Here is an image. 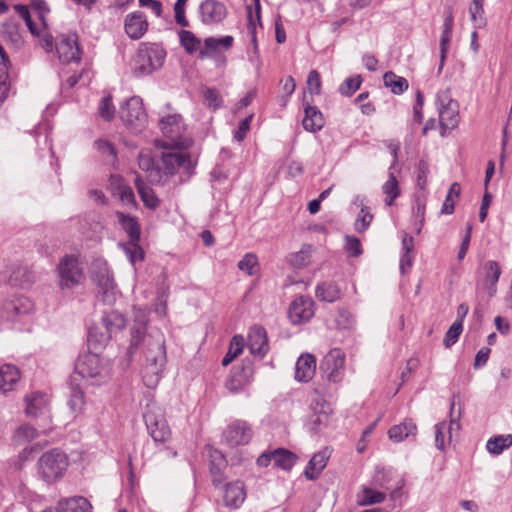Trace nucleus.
Segmentation results:
<instances>
[{"label": "nucleus", "instance_id": "c03bdc74", "mask_svg": "<svg viewBox=\"0 0 512 512\" xmlns=\"http://www.w3.org/2000/svg\"><path fill=\"white\" fill-rule=\"evenodd\" d=\"M330 407L326 403L320 405V409L315 408L314 413L309 417L308 425L311 431L317 432L321 426L327 424L329 420Z\"/></svg>", "mask_w": 512, "mask_h": 512}, {"label": "nucleus", "instance_id": "0e129e2a", "mask_svg": "<svg viewBox=\"0 0 512 512\" xmlns=\"http://www.w3.org/2000/svg\"><path fill=\"white\" fill-rule=\"evenodd\" d=\"M485 270H486V275H485L486 280L489 281L492 285H495L501 275V268H500L498 262L493 261V260L487 261L485 264Z\"/></svg>", "mask_w": 512, "mask_h": 512}, {"label": "nucleus", "instance_id": "2eb2a0df", "mask_svg": "<svg viewBox=\"0 0 512 512\" xmlns=\"http://www.w3.org/2000/svg\"><path fill=\"white\" fill-rule=\"evenodd\" d=\"M252 437L249 424L242 420L232 422L223 433V440L231 447L247 444Z\"/></svg>", "mask_w": 512, "mask_h": 512}, {"label": "nucleus", "instance_id": "6e6d98bb", "mask_svg": "<svg viewBox=\"0 0 512 512\" xmlns=\"http://www.w3.org/2000/svg\"><path fill=\"white\" fill-rule=\"evenodd\" d=\"M362 493L363 497L360 500L361 505H373L382 503L386 498L385 493L368 487H364Z\"/></svg>", "mask_w": 512, "mask_h": 512}, {"label": "nucleus", "instance_id": "f704fd0d", "mask_svg": "<svg viewBox=\"0 0 512 512\" xmlns=\"http://www.w3.org/2000/svg\"><path fill=\"white\" fill-rule=\"evenodd\" d=\"M250 373V368H234L226 381V388L232 393L239 392L248 384Z\"/></svg>", "mask_w": 512, "mask_h": 512}, {"label": "nucleus", "instance_id": "cd10ccee", "mask_svg": "<svg viewBox=\"0 0 512 512\" xmlns=\"http://www.w3.org/2000/svg\"><path fill=\"white\" fill-rule=\"evenodd\" d=\"M316 370V359L312 354H302L295 365V379L299 382H308Z\"/></svg>", "mask_w": 512, "mask_h": 512}, {"label": "nucleus", "instance_id": "774afa93", "mask_svg": "<svg viewBox=\"0 0 512 512\" xmlns=\"http://www.w3.org/2000/svg\"><path fill=\"white\" fill-rule=\"evenodd\" d=\"M372 219H373V215L368 211L367 207H362L361 211L355 221L356 231H358V232L365 231L369 227Z\"/></svg>", "mask_w": 512, "mask_h": 512}, {"label": "nucleus", "instance_id": "ddd939ff", "mask_svg": "<svg viewBox=\"0 0 512 512\" xmlns=\"http://www.w3.org/2000/svg\"><path fill=\"white\" fill-rule=\"evenodd\" d=\"M160 128L163 134L176 146H187V140L183 139L185 126L182 117L178 114L168 115L160 120Z\"/></svg>", "mask_w": 512, "mask_h": 512}, {"label": "nucleus", "instance_id": "423d86ee", "mask_svg": "<svg viewBox=\"0 0 512 512\" xmlns=\"http://www.w3.org/2000/svg\"><path fill=\"white\" fill-rule=\"evenodd\" d=\"M143 419L155 443H166L171 439L172 432L165 417L164 410L155 402L146 405Z\"/></svg>", "mask_w": 512, "mask_h": 512}, {"label": "nucleus", "instance_id": "473e14b6", "mask_svg": "<svg viewBox=\"0 0 512 512\" xmlns=\"http://www.w3.org/2000/svg\"><path fill=\"white\" fill-rule=\"evenodd\" d=\"M304 118L302 120L303 128L308 132H317L324 126V119L321 111L311 105H307L304 108Z\"/></svg>", "mask_w": 512, "mask_h": 512}, {"label": "nucleus", "instance_id": "052dcab7", "mask_svg": "<svg viewBox=\"0 0 512 512\" xmlns=\"http://www.w3.org/2000/svg\"><path fill=\"white\" fill-rule=\"evenodd\" d=\"M345 252L350 257H358L362 254V245L360 240L355 236H345Z\"/></svg>", "mask_w": 512, "mask_h": 512}, {"label": "nucleus", "instance_id": "20e7f679", "mask_svg": "<svg viewBox=\"0 0 512 512\" xmlns=\"http://www.w3.org/2000/svg\"><path fill=\"white\" fill-rule=\"evenodd\" d=\"M116 217L122 229L129 237L128 243H118L119 248L125 253L130 263L134 265L137 261L144 259V251L139 245L141 227L136 217L126 215L123 212H116Z\"/></svg>", "mask_w": 512, "mask_h": 512}, {"label": "nucleus", "instance_id": "1a4fd4ad", "mask_svg": "<svg viewBox=\"0 0 512 512\" xmlns=\"http://www.w3.org/2000/svg\"><path fill=\"white\" fill-rule=\"evenodd\" d=\"M437 104L441 135L445 136L447 131L454 129L458 125V104L451 98L449 90L438 92Z\"/></svg>", "mask_w": 512, "mask_h": 512}, {"label": "nucleus", "instance_id": "7ed1b4c3", "mask_svg": "<svg viewBox=\"0 0 512 512\" xmlns=\"http://www.w3.org/2000/svg\"><path fill=\"white\" fill-rule=\"evenodd\" d=\"M165 58L166 51L159 44L140 43L132 60V72L137 77L150 75L163 66Z\"/></svg>", "mask_w": 512, "mask_h": 512}, {"label": "nucleus", "instance_id": "412c9836", "mask_svg": "<svg viewBox=\"0 0 512 512\" xmlns=\"http://www.w3.org/2000/svg\"><path fill=\"white\" fill-rule=\"evenodd\" d=\"M248 347L254 356L264 357L269 350L266 330L261 326H253L248 334Z\"/></svg>", "mask_w": 512, "mask_h": 512}, {"label": "nucleus", "instance_id": "69168bd1", "mask_svg": "<svg viewBox=\"0 0 512 512\" xmlns=\"http://www.w3.org/2000/svg\"><path fill=\"white\" fill-rule=\"evenodd\" d=\"M306 83L310 94L319 95L321 93V77L317 70L309 72Z\"/></svg>", "mask_w": 512, "mask_h": 512}, {"label": "nucleus", "instance_id": "dca6fc26", "mask_svg": "<svg viewBox=\"0 0 512 512\" xmlns=\"http://www.w3.org/2000/svg\"><path fill=\"white\" fill-rule=\"evenodd\" d=\"M199 16L205 25L221 23L227 16L226 6L217 0H205L199 6Z\"/></svg>", "mask_w": 512, "mask_h": 512}, {"label": "nucleus", "instance_id": "ea45409f", "mask_svg": "<svg viewBox=\"0 0 512 512\" xmlns=\"http://www.w3.org/2000/svg\"><path fill=\"white\" fill-rule=\"evenodd\" d=\"M315 294L320 301L332 303L340 299L341 291L335 283L323 282L317 285Z\"/></svg>", "mask_w": 512, "mask_h": 512}, {"label": "nucleus", "instance_id": "a19ab883", "mask_svg": "<svg viewBox=\"0 0 512 512\" xmlns=\"http://www.w3.org/2000/svg\"><path fill=\"white\" fill-rule=\"evenodd\" d=\"M312 246L302 245L299 251L291 253L287 260L289 264L295 269H303L311 263Z\"/></svg>", "mask_w": 512, "mask_h": 512}, {"label": "nucleus", "instance_id": "c9c22d12", "mask_svg": "<svg viewBox=\"0 0 512 512\" xmlns=\"http://www.w3.org/2000/svg\"><path fill=\"white\" fill-rule=\"evenodd\" d=\"M110 186L115 195H118L122 203L126 205L135 204V196L131 187L127 186L120 176H113Z\"/></svg>", "mask_w": 512, "mask_h": 512}, {"label": "nucleus", "instance_id": "e433bc0d", "mask_svg": "<svg viewBox=\"0 0 512 512\" xmlns=\"http://www.w3.org/2000/svg\"><path fill=\"white\" fill-rule=\"evenodd\" d=\"M0 105L6 100L9 90L8 62L9 58L4 48L0 45Z\"/></svg>", "mask_w": 512, "mask_h": 512}, {"label": "nucleus", "instance_id": "f03ea898", "mask_svg": "<svg viewBox=\"0 0 512 512\" xmlns=\"http://www.w3.org/2000/svg\"><path fill=\"white\" fill-rule=\"evenodd\" d=\"M68 467L67 454L58 448H53L39 457L36 463V473L40 480L51 485L63 479Z\"/></svg>", "mask_w": 512, "mask_h": 512}, {"label": "nucleus", "instance_id": "6e6552de", "mask_svg": "<svg viewBox=\"0 0 512 512\" xmlns=\"http://www.w3.org/2000/svg\"><path fill=\"white\" fill-rule=\"evenodd\" d=\"M120 118L131 131H142L147 123L142 99L138 96L129 98L120 108Z\"/></svg>", "mask_w": 512, "mask_h": 512}, {"label": "nucleus", "instance_id": "f3484780", "mask_svg": "<svg viewBox=\"0 0 512 512\" xmlns=\"http://www.w3.org/2000/svg\"><path fill=\"white\" fill-rule=\"evenodd\" d=\"M33 309L34 305L27 297L18 296L3 304L2 317L8 321H16L31 313Z\"/></svg>", "mask_w": 512, "mask_h": 512}, {"label": "nucleus", "instance_id": "4d7b16f0", "mask_svg": "<svg viewBox=\"0 0 512 512\" xmlns=\"http://www.w3.org/2000/svg\"><path fill=\"white\" fill-rule=\"evenodd\" d=\"M32 275L25 267H17L10 275L9 281L14 286H24L31 282Z\"/></svg>", "mask_w": 512, "mask_h": 512}, {"label": "nucleus", "instance_id": "338daca9", "mask_svg": "<svg viewBox=\"0 0 512 512\" xmlns=\"http://www.w3.org/2000/svg\"><path fill=\"white\" fill-rule=\"evenodd\" d=\"M38 435L37 430L29 424L20 426L15 434L18 441L29 442L35 439Z\"/></svg>", "mask_w": 512, "mask_h": 512}, {"label": "nucleus", "instance_id": "4be33fe9", "mask_svg": "<svg viewBox=\"0 0 512 512\" xmlns=\"http://www.w3.org/2000/svg\"><path fill=\"white\" fill-rule=\"evenodd\" d=\"M98 298L108 305L115 303L118 295L112 275L108 271L97 275Z\"/></svg>", "mask_w": 512, "mask_h": 512}, {"label": "nucleus", "instance_id": "4468645a", "mask_svg": "<svg viewBox=\"0 0 512 512\" xmlns=\"http://www.w3.org/2000/svg\"><path fill=\"white\" fill-rule=\"evenodd\" d=\"M314 302L308 296H299L290 304L288 315L290 321L295 324L308 322L314 316Z\"/></svg>", "mask_w": 512, "mask_h": 512}, {"label": "nucleus", "instance_id": "8fccbe9b", "mask_svg": "<svg viewBox=\"0 0 512 512\" xmlns=\"http://www.w3.org/2000/svg\"><path fill=\"white\" fill-rule=\"evenodd\" d=\"M180 43L187 53L192 54L199 50L201 41L188 30H181L179 32Z\"/></svg>", "mask_w": 512, "mask_h": 512}, {"label": "nucleus", "instance_id": "2f4dec72", "mask_svg": "<svg viewBox=\"0 0 512 512\" xmlns=\"http://www.w3.org/2000/svg\"><path fill=\"white\" fill-rule=\"evenodd\" d=\"M20 379L19 369L11 364H5L0 367V391L9 392Z\"/></svg>", "mask_w": 512, "mask_h": 512}, {"label": "nucleus", "instance_id": "b1692460", "mask_svg": "<svg viewBox=\"0 0 512 512\" xmlns=\"http://www.w3.org/2000/svg\"><path fill=\"white\" fill-rule=\"evenodd\" d=\"M138 164L141 170L147 172L148 180L153 184L164 185L166 179L161 175L160 167L155 166L154 160L149 151H142L138 156Z\"/></svg>", "mask_w": 512, "mask_h": 512}, {"label": "nucleus", "instance_id": "f257e3e1", "mask_svg": "<svg viewBox=\"0 0 512 512\" xmlns=\"http://www.w3.org/2000/svg\"><path fill=\"white\" fill-rule=\"evenodd\" d=\"M145 364L142 368V381L147 388L153 389L159 384L166 364L165 339L160 331L156 336L145 339Z\"/></svg>", "mask_w": 512, "mask_h": 512}, {"label": "nucleus", "instance_id": "f8f14e48", "mask_svg": "<svg viewBox=\"0 0 512 512\" xmlns=\"http://www.w3.org/2000/svg\"><path fill=\"white\" fill-rule=\"evenodd\" d=\"M461 411L455 414L454 400L450 405V422H440L435 426V445L439 450H445L446 446L450 444L453 432H458L460 429Z\"/></svg>", "mask_w": 512, "mask_h": 512}, {"label": "nucleus", "instance_id": "6ab92c4d", "mask_svg": "<svg viewBox=\"0 0 512 512\" xmlns=\"http://www.w3.org/2000/svg\"><path fill=\"white\" fill-rule=\"evenodd\" d=\"M149 23L142 11H134L125 16L124 30L132 40L141 39L147 32Z\"/></svg>", "mask_w": 512, "mask_h": 512}, {"label": "nucleus", "instance_id": "603ef678", "mask_svg": "<svg viewBox=\"0 0 512 512\" xmlns=\"http://www.w3.org/2000/svg\"><path fill=\"white\" fill-rule=\"evenodd\" d=\"M202 95L206 105L210 109L217 110L222 107L223 99L220 92L216 88L204 87L202 89Z\"/></svg>", "mask_w": 512, "mask_h": 512}, {"label": "nucleus", "instance_id": "72a5a7b5", "mask_svg": "<svg viewBox=\"0 0 512 512\" xmlns=\"http://www.w3.org/2000/svg\"><path fill=\"white\" fill-rule=\"evenodd\" d=\"M454 25V18L452 11L449 10L445 16L444 22H443V30L442 35L440 39V67L439 70L442 69L446 53L449 48L451 37H452V30Z\"/></svg>", "mask_w": 512, "mask_h": 512}, {"label": "nucleus", "instance_id": "c756f323", "mask_svg": "<svg viewBox=\"0 0 512 512\" xmlns=\"http://www.w3.org/2000/svg\"><path fill=\"white\" fill-rule=\"evenodd\" d=\"M102 322L106 328V333L101 334V343H106L111 338L113 333L122 330L126 325L125 318L121 313L117 311H110L105 313L102 318Z\"/></svg>", "mask_w": 512, "mask_h": 512}, {"label": "nucleus", "instance_id": "680f3d73", "mask_svg": "<svg viewBox=\"0 0 512 512\" xmlns=\"http://www.w3.org/2000/svg\"><path fill=\"white\" fill-rule=\"evenodd\" d=\"M462 331L463 325H461L460 322H453V324L450 326V328L448 329L444 336L443 343L445 347L449 348L452 345H454L457 342Z\"/></svg>", "mask_w": 512, "mask_h": 512}, {"label": "nucleus", "instance_id": "9d476101", "mask_svg": "<svg viewBox=\"0 0 512 512\" xmlns=\"http://www.w3.org/2000/svg\"><path fill=\"white\" fill-rule=\"evenodd\" d=\"M320 369L329 382H341L345 373L344 352L340 349L330 350L323 358L320 364Z\"/></svg>", "mask_w": 512, "mask_h": 512}, {"label": "nucleus", "instance_id": "bf43d9fd", "mask_svg": "<svg viewBox=\"0 0 512 512\" xmlns=\"http://www.w3.org/2000/svg\"><path fill=\"white\" fill-rule=\"evenodd\" d=\"M98 113L106 121L113 119L115 115V107L112 104V97L110 95L102 98L98 107Z\"/></svg>", "mask_w": 512, "mask_h": 512}, {"label": "nucleus", "instance_id": "5fc2aeb1", "mask_svg": "<svg viewBox=\"0 0 512 512\" xmlns=\"http://www.w3.org/2000/svg\"><path fill=\"white\" fill-rule=\"evenodd\" d=\"M85 405L84 392L79 388H72L68 406L73 413L80 414L83 411Z\"/></svg>", "mask_w": 512, "mask_h": 512}, {"label": "nucleus", "instance_id": "e2e57ef3", "mask_svg": "<svg viewBox=\"0 0 512 512\" xmlns=\"http://www.w3.org/2000/svg\"><path fill=\"white\" fill-rule=\"evenodd\" d=\"M360 76L347 78L339 87V92L344 96H351L361 85Z\"/></svg>", "mask_w": 512, "mask_h": 512}, {"label": "nucleus", "instance_id": "09e8293b", "mask_svg": "<svg viewBox=\"0 0 512 512\" xmlns=\"http://www.w3.org/2000/svg\"><path fill=\"white\" fill-rule=\"evenodd\" d=\"M383 193L386 195L385 202L392 205L394 200L400 195V188L395 175L390 172L388 180L382 186Z\"/></svg>", "mask_w": 512, "mask_h": 512}, {"label": "nucleus", "instance_id": "9b49d317", "mask_svg": "<svg viewBox=\"0 0 512 512\" xmlns=\"http://www.w3.org/2000/svg\"><path fill=\"white\" fill-rule=\"evenodd\" d=\"M61 288H72L83 280V271L78 259L74 256H65L58 265Z\"/></svg>", "mask_w": 512, "mask_h": 512}, {"label": "nucleus", "instance_id": "393cba45", "mask_svg": "<svg viewBox=\"0 0 512 512\" xmlns=\"http://www.w3.org/2000/svg\"><path fill=\"white\" fill-rule=\"evenodd\" d=\"M234 42V38L230 35L215 38L208 37L204 40V49H201L199 52L200 58H212L218 53L221 49L229 50Z\"/></svg>", "mask_w": 512, "mask_h": 512}, {"label": "nucleus", "instance_id": "37998d69", "mask_svg": "<svg viewBox=\"0 0 512 512\" xmlns=\"http://www.w3.org/2000/svg\"><path fill=\"white\" fill-rule=\"evenodd\" d=\"M511 446L512 434L493 436L486 442V450L492 455H500Z\"/></svg>", "mask_w": 512, "mask_h": 512}, {"label": "nucleus", "instance_id": "5701e85b", "mask_svg": "<svg viewBox=\"0 0 512 512\" xmlns=\"http://www.w3.org/2000/svg\"><path fill=\"white\" fill-rule=\"evenodd\" d=\"M246 499L245 486L242 481L227 483L224 488L223 501L230 509L239 508Z\"/></svg>", "mask_w": 512, "mask_h": 512}, {"label": "nucleus", "instance_id": "79ce46f5", "mask_svg": "<svg viewBox=\"0 0 512 512\" xmlns=\"http://www.w3.org/2000/svg\"><path fill=\"white\" fill-rule=\"evenodd\" d=\"M272 459L278 468L290 470L296 463L297 456L287 449L278 448L272 451Z\"/></svg>", "mask_w": 512, "mask_h": 512}, {"label": "nucleus", "instance_id": "864d4df0", "mask_svg": "<svg viewBox=\"0 0 512 512\" xmlns=\"http://www.w3.org/2000/svg\"><path fill=\"white\" fill-rule=\"evenodd\" d=\"M334 322L337 329L348 330L354 326L355 319L349 310L340 308L337 311Z\"/></svg>", "mask_w": 512, "mask_h": 512}, {"label": "nucleus", "instance_id": "39448f33", "mask_svg": "<svg viewBox=\"0 0 512 512\" xmlns=\"http://www.w3.org/2000/svg\"><path fill=\"white\" fill-rule=\"evenodd\" d=\"M75 371L91 384H100L109 376V361L96 353H86L78 357Z\"/></svg>", "mask_w": 512, "mask_h": 512}, {"label": "nucleus", "instance_id": "4c0bfd02", "mask_svg": "<svg viewBox=\"0 0 512 512\" xmlns=\"http://www.w3.org/2000/svg\"><path fill=\"white\" fill-rule=\"evenodd\" d=\"M134 183L144 205L149 209H156L159 206V199L153 189L147 186L138 175Z\"/></svg>", "mask_w": 512, "mask_h": 512}, {"label": "nucleus", "instance_id": "de8ad7c7", "mask_svg": "<svg viewBox=\"0 0 512 512\" xmlns=\"http://www.w3.org/2000/svg\"><path fill=\"white\" fill-rule=\"evenodd\" d=\"M243 348L244 338L241 335H235L230 342L228 352L222 359V365H229L236 357L242 353Z\"/></svg>", "mask_w": 512, "mask_h": 512}, {"label": "nucleus", "instance_id": "a18cd8bd", "mask_svg": "<svg viewBox=\"0 0 512 512\" xmlns=\"http://www.w3.org/2000/svg\"><path fill=\"white\" fill-rule=\"evenodd\" d=\"M384 85L390 88L391 92L396 95L402 94L408 89V81L394 72L388 71L383 76Z\"/></svg>", "mask_w": 512, "mask_h": 512}, {"label": "nucleus", "instance_id": "aec40b11", "mask_svg": "<svg viewBox=\"0 0 512 512\" xmlns=\"http://www.w3.org/2000/svg\"><path fill=\"white\" fill-rule=\"evenodd\" d=\"M148 310L145 308L134 307L133 317L137 327L132 328L131 332V345L137 347L141 342L145 344V339H149L154 334L145 335V326L148 323Z\"/></svg>", "mask_w": 512, "mask_h": 512}, {"label": "nucleus", "instance_id": "a878e982", "mask_svg": "<svg viewBox=\"0 0 512 512\" xmlns=\"http://www.w3.org/2000/svg\"><path fill=\"white\" fill-rule=\"evenodd\" d=\"M329 458L330 451L328 448H324L323 450L315 453L304 470L305 477L308 480H316L326 467Z\"/></svg>", "mask_w": 512, "mask_h": 512}, {"label": "nucleus", "instance_id": "13d9d810", "mask_svg": "<svg viewBox=\"0 0 512 512\" xmlns=\"http://www.w3.org/2000/svg\"><path fill=\"white\" fill-rule=\"evenodd\" d=\"M95 149L103 156L109 158V161L114 162L117 158V151L114 145L106 139H98L94 142Z\"/></svg>", "mask_w": 512, "mask_h": 512}, {"label": "nucleus", "instance_id": "49530a36", "mask_svg": "<svg viewBox=\"0 0 512 512\" xmlns=\"http://www.w3.org/2000/svg\"><path fill=\"white\" fill-rule=\"evenodd\" d=\"M254 3H255V11L254 12H253V8L251 5L247 7V20H248L247 29H248V33L251 37V42L253 45H255V43H257L256 21L260 24V11H261L260 0H254Z\"/></svg>", "mask_w": 512, "mask_h": 512}, {"label": "nucleus", "instance_id": "bb28decb", "mask_svg": "<svg viewBox=\"0 0 512 512\" xmlns=\"http://www.w3.org/2000/svg\"><path fill=\"white\" fill-rule=\"evenodd\" d=\"M209 459L212 483L215 487H218L224 480V470L227 467V460L224 454L217 449L210 450Z\"/></svg>", "mask_w": 512, "mask_h": 512}, {"label": "nucleus", "instance_id": "c85d7f7f", "mask_svg": "<svg viewBox=\"0 0 512 512\" xmlns=\"http://www.w3.org/2000/svg\"><path fill=\"white\" fill-rule=\"evenodd\" d=\"M92 510V504L83 496L63 498L56 506L57 512H92Z\"/></svg>", "mask_w": 512, "mask_h": 512}, {"label": "nucleus", "instance_id": "0eeeda50", "mask_svg": "<svg viewBox=\"0 0 512 512\" xmlns=\"http://www.w3.org/2000/svg\"><path fill=\"white\" fill-rule=\"evenodd\" d=\"M158 167H160L161 175L163 179H166L167 183L170 180L169 178L175 175L179 170L185 172L186 176L189 177L194 170L195 164L186 153L164 152Z\"/></svg>", "mask_w": 512, "mask_h": 512}, {"label": "nucleus", "instance_id": "58836bf2", "mask_svg": "<svg viewBox=\"0 0 512 512\" xmlns=\"http://www.w3.org/2000/svg\"><path fill=\"white\" fill-rule=\"evenodd\" d=\"M417 431L416 425L412 420H405L399 425H394L388 431L389 438L395 442H401L410 435H415Z\"/></svg>", "mask_w": 512, "mask_h": 512}, {"label": "nucleus", "instance_id": "3c124183", "mask_svg": "<svg viewBox=\"0 0 512 512\" xmlns=\"http://www.w3.org/2000/svg\"><path fill=\"white\" fill-rule=\"evenodd\" d=\"M238 269L242 272L247 273L250 276L257 274L259 270L258 258L253 253H247L238 262Z\"/></svg>", "mask_w": 512, "mask_h": 512}, {"label": "nucleus", "instance_id": "a211bd4d", "mask_svg": "<svg viewBox=\"0 0 512 512\" xmlns=\"http://www.w3.org/2000/svg\"><path fill=\"white\" fill-rule=\"evenodd\" d=\"M56 51L61 62H78L80 60V49L77 35H61L56 45Z\"/></svg>", "mask_w": 512, "mask_h": 512}, {"label": "nucleus", "instance_id": "7c9ffc66", "mask_svg": "<svg viewBox=\"0 0 512 512\" xmlns=\"http://www.w3.org/2000/svg\"><path fill=\"white\" fill-rule=\"evenodd\" d=\"M25 412L28 416L36 417L45 412L49 405L47 394L41 392H33L26 397Z\"/></svg>", "mask_w": 512, "mask_h": 512}]
</instances>
